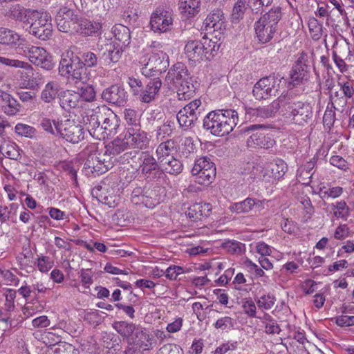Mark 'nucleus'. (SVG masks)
Returning <instances> with one entry per match:
<instances>
[{
    "instance_id": "1",
    "label": "nucleus",
    "mask_w": 354,
    "mask_h": 354,
    "mask_svg": "<svg viewBox=\"0 0 354 354\" xmlns=\"http://www.w3.org/2000/svg\"><path fill=\"white\" fill-rule=\"evenodd\" d=\"M82 59L74 55L72 50H66L62 56L59 65V73L68 79L88 84L93 78L90 67L95 66L97 57L91 51L85 52L82 55Z\"/></svg>"
},
{
    "instance_id": "2",
    "label": "nucleus",
    "mask_w": 354,
    "mask_h": 354,
    "mask_svg": "<svg viewBox=\"0 0 354 354\" xmlns=\"http://www.w3.org/2000/svg\"><path fill=\"white\" fill-rule=\"evenodd\" d=\"M238 113L234 109H218L209 112L203 119V127L216 136L228 135L236 126Z\"/></svg>"
},
{
    "instance_id": "3",
    "label": "nucleus",
    "mask_w": 354,
    "mask_h": 354,
    "mask_svg": "<svg viewBox=\"0 0 354 354\" xmlns=\"http://www.w3.org/2000/svg\"><path fill=\"white\" fill-rule=\"evenodd\" d=\"M219 49L216 41L207 37L201 40H189L184 48V53L189 64L196 65L203 61L210 60Z\"/></svg>"
},
{
    "instance_id": "4",
    "label": "nucleus",
    "mask_w": 354,
    "mask_h": 354,
    "mask_svg": "<svg viewBox=\"0 0 354 354\" xmlns=\"http://www.w3.org/2000/svg\"><path fill=\"white\" fill-rule=\"evenodd\" d=\"M281 111L293 123L304 125L313 117L312 106L308 103L296 101L288 96L281 97Z\"/></svg>"
},
{
    "instance_id": "5",
    "label": "nucleus",
    "mask_w": 354,
    "mask_h": 354,
    "mask_svg": "<svg viewBox=\"0 0 354 354\" xmlns=\"http://www.w3.org/2000/svg\"><path fill=\"white\" fill-rule=\"evenodd\" d=\"M281 19V9L277 6L272 8L256 21L255 32L260 42L266 44L272 39Z\"/></svg>"
},
{
    "instance_id": "6",
    "label": "nucleus",
    "mask_w": 354,
    "mask_h": 354,
    "mask_svg": "<svg viewBox=\"0 0 354 354\" xmlns=\"http://www.w3.org/2000/svg\"><path fill=\"white\" fill-rule=\"evenodd\" d=\"M95 149V145H91L83 151L84 156H88L84 168L87 173L99 176L112 168L115 159L113 160L103 150L94 151Z\"/></svg>"
},
{
    "instance_id": "7",
    "label": "nucleus",
    "mask_w": 354,
    "mask_h": 354,
    "mask_svg": "<svg viewBox=\"0 0 354 354\" xmlns=\"http://www.w3.org/2000/svg\"><path fill=\"white\" fill-rule=\"evenodd\" d=\"M30 33L41 40H47L53 35L51 17L46 12L35 11L30 20Z\"/></svg>"
},
{
    "instance_id": "8",
    "label": "nucleus",
    "mask_w": 354,
    "mask_h": 354,
    "mask_svg": "<svg viewBox=\"0 0 354 354\" xmlns=\"http://www.w3.org/2000/svg\"><path fill=\"white\" fill-rule=\"evenodd\" d=\"M53 122L57 133L66 141L76 144L84 139V127L74 120H53Z\"/></svg>"
},
{
    "instance_id": "9",
    "label": "nucleus",
    "mask_w": 354,
    "mask_h": 354,
    "mask_svg": "<svg viewBox=\"0 0 354 354\" xmlns=\"http://www.w3.org/2000/svg\"><path fill=\"white\" fill-rule=\"evenodd\" d=\"M22 54L34 65L40 66L45 70H51L55 64L52 56L42 47L31 44H26L21 48Z\"/></svg>"
},
{
    "instance_id": "10",
    "label": "nucleus",
    "mask_w": 354,
    "mask_h": 354,
    "mask_svg": "<svg viewBox=\"0 0 354 354\" xmlns=\"http://www.w3.org/2000/svg\"><path fill=\"white\" fill-rule=\"evenodd\" d=\"M131 340L124 351L125 354L144 353L151 350L156 344V339L141 327L137 329Z\"/></svg>"
},
{
    "instance_id": "11",
    "label": "nucleus",
    "mask_w": 354,
    "mask_h": 354,
    "mask_svg": "<svg viewBox=\"0 0 354 354\" xmlns=\"http://www.w3.org/2000/svg\"><path fill=\"white\" fill-rule=\"evenodd\" d=\"M140 62L143 66L141 72L145 76L151 75L153 73H162L169 66L168 56L162 50L153 52L148 58H141Z\"/></svg>"
},
{
    "instance_id": "12",
    "label": "nucleus",
    "mask_w": 354,
    "mask_h": 354,
    "mask_svg": "<svg viewBox=\"0 0 354 354\" xmlns=\"http://www.w3.org/2000/svg\"><path fill=\"white\" fill-rule=\"evenodd\" d=\"M192 173L198 183L207 185L216 176V167L207 158L201 157L196 160Z\"/></svg>"
},
{
    "instance_id": "13",
    "label": "nucleus",
    "mask_w": 354,
    "mask_h": 354,
    "mask_svg": "<svg viewBox=\"0 0 354 354\" xmlns=\"http://www.w3.org/2000/svg\"><path fill=\"white\" fill-rule=\"evenodd\" d=\"M200 100H194L180 109L176 118L180 127L189 129L194 126L201 114Z\"/></svg>"
},
{
    "instance_id": "14",
    "label": "nucleus",
    "mask_w": 354,
    "mask_h": 354,
    "mask_svg": "<svg viewBox=\"0 0 354 354\" xmlns=\"http://www.w3.org/2000/svg\"><path fill=\"white\" fill-rule=\"evenodd\" d=\"M281 97L274 100L268 105L259 106L257 108H246L245 118L252 122H260L275 116L281 110Z\"/></svg>"
},
{
    "instance_id": "15",
    "label": "nucleus",
    "mask_w": 354,
    "mask_h": 354,
    "mask_svg": "<svg viewBox=\"0 0 354 354\" xmlns=\"http://www.w3.org/2000/svg\"><path fill=\"white\" fill-rule=\"evenodd\" d=\"M279 84L274 75H269L260 79L254 86L252 93L257 100H266L275 95Z\"/></svg>"
},
{
    "instance_id": "16",
    "label": "nucleus",
    "mask_w": 354,
    "mask_h": 354,
    "mask_svg": "<svg viewBox=\"0 0 354 354\" xmlns=\"http://www.w3.org/2000/svg\"><path fill=\"white\" fill-rule=\"evenodd\" d=\"M79 16L75 12L67 7L61 8L55 17L57 28L66 33H73L74 27L77 23Z\"/></svg>"
},
{
    "instance_id": "17",
    "label": "nucleus",
    "mask_w": 354,
    "mask_h": 354,
    "mask_svg": "<svg viewBox=\"0 0 354 354\" xmlns=\"http://www.w3.org/2000/svg\"><path fill=\"white\" fill-rule=\"evenodd\" d=\"M124 138L129 148L143 149L149 144L147 134L141 129L140 125L127 127Z\"/></svg>"
},
{
    "instance_id": "18",
    "label": "nucleus",
    "mask_w": 354,
    "mask_h": 354,
    "mask_svg": "<svg viewBox=\"0 0 354 354\" xmlns=\"http://www.w3.org/2000/svg\"><path fill=\"white\" fill-rule=\"evenodd\" d=\"M171 13L163 8H158L151 15L150 19L151 28L155 32H165L172 26Z\"/></svg>"
},
{
    "instance_id": "19",
    "label": "nucleus",
    "mask_w": 354,
    "mask_h": 354,
    "mask_svg": "<svg viewBox=\"0 0 354 354\" xmlns=\"http://www.w3.org/2000/svg\"><path fill=\"white\" fill-rule=\"evenodd\" d=\"M309 73L308 56L307 53L301 52L292 68L290 79L295 84H298L308 80Z\"/></svg>"
},
{
    "instance_id": "20",
    "label": "nucleus",
    "mask_w": 354,
    "mask_h": 354,
    "mask_svg": "<svg viewBox=\"0 0 354 354\" xmlns=\"http://www.w3.org/2000/svg\"><path fill=\"white\" fill-rule=\"evenodd\" d=\"M101 97L108 103L122 106L126 104L128 95L122 86L113 84L105 88L102 91Z\"/></svg>"
},
{
    "instance_id": "21",
    "label": "nucleus",
    "mask_w": 354,
    "mask_h": 354,
    "mask_svg": "<svg viewBox=\"0 0 354 354\" xmlns=\"http://www.w3.org/2000/svg\"><path fill=\"white\" fill-rule=\"evenodd\" d=\"M162 81L159 77L149 79L139 93V100L144 103L154 101L159 95Z\"/></svg>"
},
{
    "instance_id": "22",
    "label": "nucleus",
    "mask_w": 354,
    "mask_h": 354,
    "mask_svg": "<svg viewBox=\"0 0 354 354\" xmlns=\"http://www.w3.org/2000/svg\"><path fill=\"white\" fill-rule=\"evenodd\" d=\"M204 26L207 31L221 32L225 29V18L221 9H215L209 13L204 21Z\"/></svg>"
},
{
    "instance_id": "23",
    "label": "nucleus",
    "mask_w": 354,
    "mask_h": 354,
    "mask_svg": "<svg viewBox=\"0 0 354 354\" xmlns=\"http://www.w3.org/2000/svg\"><path fill=\"white\" fill-rule=\"evenodd\" d=\"M124 49L120 44H115L114 41L106 43L102 48L103 52L101 59L107 65H110L111 63H117L121 58Z\"/></svg>"
},
{
    "instance_id": "24",
    "label": "nucleus",
    "mask_w": 354,
    "mask_h": 354,
    "mask_svg": "<svg viewBox=\"0 0 354 354\" xmlns=\"http://www.w3.org/2000/svg\"><path fill=\"white\" fill-rule=\"evenodd\" d=\"M190 77L187 67L180 62L176 64L168 71L165 77V82L167 84H172L176 87L180 84V82L188 80Z\"/></svg>"
},
{
    "instance_id": "25",
    "label": "nucleus",
    "mask_w": 354,
    "mask_h": 354,
    "mask_svg": "<svg viewBox=\"0 0 354 354\" xmlns=\"http://www.w3.org/2000/svg\"><path fill=\"white\" fill-rule=\"evenodd\" d=\"M100 107L97 106L95 109L92 110L91 114H87L84 118V122L86 124L87 131L89 134L94 138L101 140L102 137V125L99 119L98 113H100Z\"/></svg>"
},
{
    "instance_id": "26",
    "label": "nucleus",
    "mask_w": 354,
    "mask_h": 354,
    "mask_svg": "<svg viewBox=\"0 0 354 354\" xmlns=\"http://www.w3.org/2000/svg\"><path fill=\"white\" fill-rule=\"evenodd\" d=\"M212 205L209 203H196L188 207L186 216L192 221L201 220L209 216Z\"/></svg>"
},
{
    "instance_id": "27",
    "label": "nucleus",
    "mask_w": 354,
    "mask_h": 354,
    "mask_svg": "<svg viewBox=\"0 0 354 354\" xmlns=\"http://www.w3.org/2000/svg\"><path fill=\"white\" fill-rule=\"evenodd\" d=\"M72 34L77 33L84 36H91L96 33L101 25L97 22H92L88 19L79 17Z\"/></svg>"
},
{
    "instance_id": "28",
    "label": "nucleus",
    "mask_w": 354,
    "mask_h": 354,
    "mask_svg": "<svg viewBox=\"0 0 354 354\" xmlns=\"http://www.w3.org/2000/svg\"><path fill=\"white\" fill-rule=\"evenodd\" d=\"M138 160H140L139 169L145 176H147L152 171H156L159 169L158 161L147 152H141Z\"/></svg>"
},
{
    "instance_id": "29",
    "label": "nucleus",
    "mask_w": 354,
    "mask_h": 354,
    "mask_svg": "<svg viewBox=\"0 0 354 354\" xmlns=\"http://www.w3.org/2000/svg\"><path fill=\"white\" fill-rule=\"evenodd\" d=\"M274 142V140L270 136H267L263 133L257 132L252 134L248 139L247 145L248 147H259L268 149L272 148Z\"/></svg>"
},
{
    "instance_id": "30",
    "label": "nucleus",
    "mask_w": 354,
    "mask_h": 354,
    "mask_svg": "<svg viewBox=\"0 0 354 354\" xmlns=\"http://www.w3.org/2000/svg\"><path fill=\"white\" fill-rule=\"evenodd\" d=\"M112 32L116 41L115 44H120V46L125 48L129 46L131 41L129 29L122 24H116L112 28Z\"/></svg>"
},
{
    "instance_id": "31",
    "label": "nucleus",
    "mask_w": 354,
    "mask_h": 354,
    "mask_svg": "<svg viewBox=\"0 0 354 354\" xmlns=\"http://www.w3.org/2000/svg\"><path fill=\"white\" fill-rule=\"evenodd\" d=\"M35 11V10L26 9L20 5L17 4L10 8V15L11 18L16 21L28 24Z\"/></svg>"
},
{
    "instance_id": "32",
    "label": "nucleus",
    "mask_w": 354,
    "mask_h": 354,
    "mask_svg": "<svg viewBox=\"0 0 354 354\" xmlns=\"http://www.w3.org/2000/svg\"><path fill=\"white\" fill-rule=\"evenodd\" d=\"M80 101V95L75 92L65 91L59 95L60 106L66 111H70L77 106Z\"/></svg>"
},
{
    "instance_id": "33",
    "label": "nucleus",
    "mask_w": 354,
    "mask_h": 354,
    "mask_svg": "<svg viewBox=\"0 0 354 354\" xmlns=\"http://www.w3.org/2000/svg\"><path fill=\"white\" fill-rule=\"evenodd\" d=\"M119 127V120L115 115L111 113L109 117L104 118V122L102 124V138L101 140L115 135L117 132V129Z\"/></svg>"
},
{
    "instance_id": "34",
    "label": "nucleus",
    "mask_w": 354,
    "mask_h": 354,
    "mask_svg": "<svg viewBox=\"0 0 354 354\" xmlns=\"http://www.w3.org/2000/svg\"><path fill=\"white\" fill-rule=\"evenodd\" d=\"M0 98L3 103V110L7 115H14L19 111V103L9 93L0 92Z\"/></svg>"
},
{
    "instance_id": "35",
    "label": "nucleus",
    "mask_w": 354,
    "mask_h": 354,
    "mask_svg": "<svg viewBox=\"0 0 354 354\" xmlns=\"http://www.w3.org/2000/svg\"><path fill=\"white\" fill-rule=\"evenodd\" d=\"M175 88L177 89V95L180 100L189 99L194 94L196 89L191 76L188 80L180 82V84Z\"/></svg>"
},
{
    "instance_id": "36",
    "label": "nucleus",
    "mask_w": 354,
    "mask_h": 354,
    "mask_svg": "<svg viewBox=\"0 0 354 354\" xmlns=\"http://www.w3.org/2000/svg\"><path fill=\"white\" fill-rule=\"evenodd\" d=\"M261 202L260 201H255L254 199L247 198L245 200L233 203L230 209L237 214L248 213L252 209L253 207H260Z\"/></svg>"
},
{
    "instance_id": "37",
    "label": "nucleus",
    "mask_w": 354,
    "mask_h": 354,
    "mask_svg": "<svg viewBox=\"0 0 354 354\" xmlns=\"http://www.w3.org/2000/svg\"><path fill=\"white\" fill-rule=\"evenodd\" d=\"M128 148L129 147L128 145H127V142L124 138L122 139L116 138L105 146L103 151L109 155V157H113V158L115 156L120 154Z\"/></svg>"
},
{
    "instance_id": "38",
    "label": "nucleus",
    "mask_w": 354,
    "mask_h": 354,
    "mask_svg": "<svg viewBox=\"0 0 354 354\" xmlns=\"http://www.w3.org/2000/svg\"><path fill=\"white\" fill-rule=\"evenodd\" d=\"M175 149V141L167 140L162 142L156 149V155L158 162H162L165 159L172 157L171 153Z\"/></svg>"
},
{
    "instance_id": "39",
    "label": "nucleus",
    "mask_w": 354,
    "mask_h": 354,
    "mask_svg": "<svg viewBox=\"0 0 354 354\" xmlns=\"http://www.w3.org/2000/svg\"><path fill=\"white\" fill-rule=\"evenodd\" d=\"M344 52L350 53L349 48L347 45L342 46L339 48H336V49L333 51V61L341 73L347 71L348 68L344 59Z\"/></svg>"
},
{
    "instance_id": "40",
    "label": "nucleus",
    "mask_w": 354,
    "mask_h": 354,
    "mask_svg": "<svg viewBox=\"0 0 354 354\" xmlns=\"http://www.w3.org/2000/svg\"><path fill=\"white\" fill-rule=\"evenodd\" d=\"M348 98L342 95L340 91L331 92L329 96L333 108L339 113L344 112L347 105Z\"/></svg>"
},
{
    "instance_id": "41",
    "label": "nucleus",
    "mask_w": 354,
    "mask_h": 354,
    "mask_svg": "<svg viewBox=\"0 0 354 354\" xmlns=\"http://www.w3.org/2000/svg\"><path fill=\"white\" fill-rule=\"evenodd\" d=\"M20 36L14 30L0 27V44L7 46L16 45Z\"/></svg>"
},
{
    "instance_id": "42",
    "label": "nucleus",
    "mask_w": 354,
    "mask_h": 354,
    "mask_svg": "<svg viewBox=\"0 0 354 354\" xmlns=\"http://www.w3.org/2000/svg\"><path fill=\"white\" fill-rule=\"evenodd\" d=\"M113 328L122 337H129L139 328L133 323L118 321L113 324Z\"/></svg>"
},
{
    "instance_id": "43",
    "label": "nucleus",
    "mask_w": 354,
    "mask_h": 354,
    "mask_svg": "<svg viewBox=\"0 0 354 354\" xmlns=\"http://www.w3.org/2000/svg\"><path fill=\"white\" fill-rule=\"evenodd\" d=\"M159 163L166 172L172 175H178L183 171V164L173 156Z\"/></svg>"
},
{
    "instance_id": "44",
    "label": "nucleus",
    "mask_w": 354,
    "mask_h": 354,
    "mask_svg": "<svg viewBox=\"0 0 354 354\" xmlns=\"http://www.w3.org/2000/svg\"><path fill=\"white\" fill-rule=\"evenodd\" d=\"M59 88V84L55 82H50L47 83L41 92V100L46 103L53 102L57 95Z\"/></svg>"
},
{
    "instance_id": "45",
    "label": "nucleus",
    "mask_w": 354,
    "mask_h": 354,
    "mask_svg": "<svg viewBox=\"0 0 354 354\" xmlns=\"http://www.w3.org/2000/svg\"><path fill=\"white\" fill-rule=\"evenodd\" d=\"M250 1L247 0H237L232 11V21L237 23L244 17L245 12L249 6Z\"/></svg>"
},
{
    "instance_id": "46",
    "label": "nucleus",
    "mask_w": 354,
    "mask_h": 354,
    "mask_svg": "<svg viewBox=\"0 0 354 354\" xmlns=\"http://www.w3.org/2000/svg\"><path fill=\"white\" fill-rule=\"evenodd\" d=\"M15 304L8 301H5L3 306L1 308L0 321L2 322V324H5V326H2L3 328V331H6L7 329L11 327V313L15 310Z\"/></svg>"
},
{
    "instance_id": "47",
    "label": "nucleus",
    "mask_w": 354,
    "mask_h": 354,
    "mask_svg": "<svg viewBox=\"0 0 354 354\" xmlns=\"http://www.w3.org/2000/svg\"><path fill=\"white\" fill-rule=\"evenodd\" d=\"M222 248L229 254L234 255H241L245 251V244L234 240L226 241L222 244Z\"/></svg>"
},
{
    "instance_id": "48",
    "label": "nucleus",
    "mask_w": 354,
    "mask_h": 354,
    "mask_svg": "<svg viewBox=\"0 0 354 354\" xmlns=\"http://www.w3.org/2000/svg\"><path fill=\"white\" fill-rule=\"evenodd\" d=\"M200 3V0H180V8L187 17H191L198 12Z\"/></svg>"
},
{
    "instance_id": "49",
    "label": "nucleus",
    "mask_w": 354,
    "mask_h": 354,
    "mask_svg": "<svg viewBox=\"0 0 354 354\" xmlns=\"http://www.w3.org/2000/svg\"><path fill=\"white\" fill-rule=\"evenodd\" d=\"M271 171V176L274 179L282 178L288 170L286 163L281 159H277L274 162H272L269 165Z\"/></svg>"
},
{
    "instance_id": "50",
    "label": "nucleus",
    "mask_w": 354,
    "mask_h": 354,
    "mask_svg": "<svg viewBox=\"0 0 354 354\" xmlns=\"http://www.w3.org/2000/svg\"><path fill=\"white\" fill-rule=\"evenodd\" d=\"M1 153L7 158L17 160L20 157L19 149L15 143L11 142H4L0 148Z\"/></svg>"
},
{
    "instance_id": "51",
    "label": "nucleus",
    "mask_w": 354,
    "mask_h": 354,
    "mask_svg": "<svg viewBox=\"0 0 354 354\" xmlns=\"http://www.w3.org/2000/svg\"><path fill=\"white\" fill-rule=\"evenodd\" d=\"M0 64L10 67L23 68L28 71H31L32 70V66L28 62L1 56H0Z\"/></svg>"
},
{
    "instance_id": "52",
    "label": "nucleus",
    "mask_w": 354,
    "mask_h": 354,
    "mask_svg": "<svg viewBox=\"0 0 354 354\" xmlns=\"http://www.w3.org/2000/svg\"><path fill=\"white\" fill-rule=\"evenodd\" d=\"M32 256V252L30 248H26L23 249V252L17 257V261L19 264L20 269L32 268L30 263Z\"/></svg>"
},
{
    "instance_id": "53",
    "label": "nucleus",
    "mask_w": 354,
    "mask_h": 354,
    "mask_svg": "<svg viewBox=\"0 0 354 354\" xmlns=\"http://www.w3.org/2000/svg\"><path fill=\"white\" fill-rule=\"evenodd\" d=\"M26 77L28 78L27 81L26 87L29 88H35L42 84V76L38 72H35L32 66L31 71L26 70Z\"/></svg>"
},
{
    "instance_id": "54",
    "label": "nucleus",
    "mask_w": 354,
    "mask_h": 354,
    "mask_svg": "<svg viewBox=\"0 0 354 354\" xmlns=\"http://www.w3.org/2000/svg\"><path fill=\"white\" fill-rule=\"evenodd\" d=\"M342 193L343 189L341 187H333L328 189L324 187L320 188L319 192V196L322 199L336 198L341 196Z\"/></svg>"
},
{
    "instance_id": "55",
    "label": "nucleus",
    "mask_w": 354,
    "mask_h": 354,
    "mask_svg": "<svg viewBox=\"0 0 354 354\" xmlns=\"http://www.w3.org/2000/svg\"><path fill=\"white\" fill-rule=\"evenodd\" d=\"M333 209L334 210V215L337 218L347 219L349 215V207L344 201H338L335 205H333Z\"/></svg>"
},
{
    "instance_id": "56",
    "label": "nucleus",
    "mask_w": 354,
    "mask_h": 354,
    "mask_svg": "<svg viewBox=\"0 0 354 354\" xmlns=\"http://www.w3.org/2000/svg\"><path fill=\"white\" fill-rule=\"evenodd\" d=\"M15 131L19 136L28 138H34L37 132L34 127L22 123L17 124L15 127Z\"/></svg>"
},
{
    "instance_id": "57",
    "label": "nucleus",
    "mask_w": 354,
    "mask_h": 354,
    "mask_svg": "<svg viewBox=\"0 0 354 354\" xmlns=\"http://www.w3.org/2000/svg\"><path fill=\"white\" fill-rule=\"evenodd\" d=\"M263 324H265V331L267 334H279L281 331V328L277 322L269 315H264Z\"/></svg>"
},
{
    "instance_id": "58",
    "label": "nucleus",
    "mask_w": 354,
    "mask_h": 354,
    "mask_svg": "<svg viewBox=\"0 0 354 354\" xmlns=\"http://www.w3.org/2000/svg\"><path fill=\"white\" fill-rule=\"evenodd\" d=\"M77 93L80 95V99L82 98L85 102H91L95 100V91L91 85L87 84L81 87Z\"/></svg>"
},
{
    "instance_id": "59",
    "label": "nucleus",
    "mask_w": 354,
    "mask_h": 354,
    "mask_svg": "<svg viewBox=\"0 0 354 354\" xmlns=\"http://www.w3.org/2000/svg\"><path fill=\"white\" fill-rule=\"evenodd\" d=\"M39 339L46 346H54L61 341L60 335L50 331H44L40 335Z\"/></svg>"
},
{
    "instance_id": "60",
    "label": "nucleus",
    "mask_w": 354,
    "mask_h": 354,
    "mask_svg": "<svg viewBox=\"0 0 354 354\" xmlns=\"http://www.w3.org/2000/svg\"><path fill=\"white\" fill-rule=\"evenodd\" d=\"M353 82L352 81H341L338 82V86L340 91L342 92V95L348 99L353 98L354 95V87Z\"/></svg>"
},
{
    "instance_id": "61",
    "label": "nucleus",
    "mask_w": 354,
    "mask_h": 354,
    "mask_svg": "<svg viewBox=\"0 0 354 354\" xmlns=\"http://www.w3.org/2000/svg\"><path fill=\"white\" fill-rule=\"evenodd\" d=\"M308 28L313 39H319L322 36V26L315 18H311L308 21Z\"/></svg>"
},
{
    "instance_id": "62",
    "label": "nucleus",
    "mask_w": 354,
    "mask_h": 354,
    "mask_svg": "<svg viewBox=\"0 0 354 354\" xmlns=\"http://www.w3.org/2000/svg\"><path fill=\"white\" fill-rule=\"evenodd\" d=\"M53 265L54 263L49 257L41 256L37 259V266L41 272H48L53 267Z\"/></svg>"
},
{
    "instance_id": "63",
    "label": "nucleus",
    "mask_w": 354,
    "mask_h": 354,
    "mask_svg": "<svg viewBox=\"0 0 354 354\" xmlns=\"http://www.w3.org/2000/svg\"><path fill=\"white\" fill-rule=\"evenodd\" d=\"M214 326L221 330H230L234 328V321L231 317L225 316L218 319Z\"/></svg>"
},
{
    "instance_id": "64",
    "label": "nucleus",
    "mask_w": 354,
    "mask_h": 354,
    "mask_svg": "<svg viewBox=\"0 0 354 354\" xmlns=\"http://www.w3.org/2000/svg\"><path fill=\"white\" fill-rule=\"evenodd\" d=\"M275 298L270 295H263L257 301V305L260 308L269 310L274 305Z\"/></svg>"
}]
</instances>
